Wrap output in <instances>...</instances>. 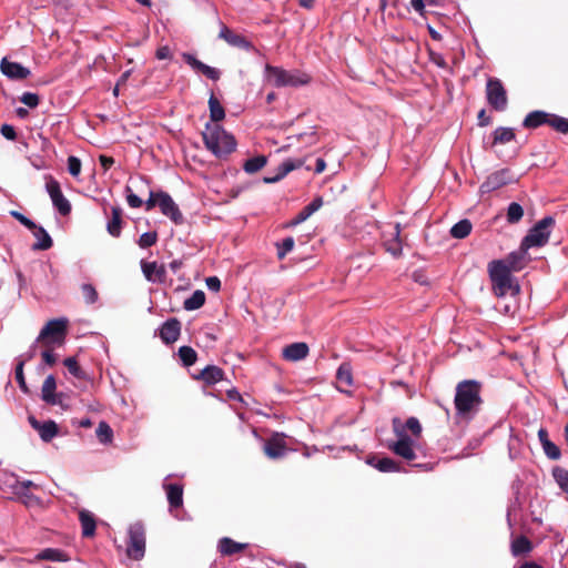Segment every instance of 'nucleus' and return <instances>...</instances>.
Listing matches in <instances>:
<instances>
[{
    "mask_svg": "<svg viewBox=\"0 0 568 568\" xmlns=\"http://www.w3.org/2000/svg\"><path fill=\"white\" fill-rule=\"evenodd\" d=\"M168 501L171 508H179L183 505V487L179 484L165 486Z\"/></svg>",
    "mask_w": 568,
    "mask_h": 568,
    "instance_id": "obj_31",
    "label": "nucleus"
},
{
    "mask_svg": "<svg viewBox=\"0 0 568 568\" xmlns=\"http://www.w3.org/2000/svg\"><path fill=\"white\" fill-rule=\"evenodd\" d=\"M196 381H202L206 386L216 384L224 378V371L215 365H207L197 375H193Z\"/></svg>",
    "mask_w": 568,
    "mask_h": 568,
    "instance_id": "obj_21",
    "label": "nucleus"
},
{
    "mask_svg": "<svg viewBox=\"0 0 568 568\" xmlns=\"http://www.w3.org/2000/svg\"><path fill=\"white\" fill-rule=\"evenodd\" d=\"M125 194H126V202L130 207L132 209H139L143 205V201L133 193L132 189L126 185L125 186Z\"/></svg>",
    "mask_w": 568,
    "mask_h": 568,
    "instance_id": "obj_53",
    "label": "nucleus"
},
{
    "mask_svg": "<svg viewBox=\"0 0 568 568\" xmlns=\"http://www.w3.org/2000/svg\"><path fill=\"white\" fill-rule=\"evenodd\" d=\"M496 189H497L496 179L494 178V175H490L488 178V180L481 184L480 192L483 194L489 193V192L495 191Z\"/></svg>",
    "mask_w": 568,
    "mask_h": 568,
    "instance_id": "obj_61",
    "label": "nucleus"
},
{
    "mask_svg": "<svg viewBox=\"0 0 568 568\" xmlns=\"http://www.w3.org/2000/svg\"><path fill=\"white\" fill-rule=\"evenodd\" d=\"M392 428L397 437L396 442L388 445V448L397 456L410 462L416 458L414 439L405 432L402 420L398 417L392 419Z\"/></svg>",
    "mask_w": 568,
    "mask_h": 568,
    "instance_id": "obj_5",
    "label": "nucleus"
},
{
    "mask_svg": "<svg viewBox=\"0 0 568 568\" xmlns=\"http://www.w3.org/2000/svg\"><path fill=\"white\" fill-rule=\"evenodd\" d=\"M531 541L526 536H519L511 542V552L514 556L528 554L531 551Z\"/></svg>",
    "mask_w": 568,
    "mask_h": 568,
    "instance_id": "obj_35",
    "label": "nucleus"
},
{
    "mask_svg": "<svg viewBox=\"0 0 568 568\" xmlns=\"http://www.w3.org/2000/svg\"><path fill=\"white\" fill-rule=\"evenodd\" d=\"M0 132L7 140L13 141L17 139V132L10 124H2Z\"/></svg>",
    "mask_w": 568,
    "mask_h": 568,
    "instance_id": "obj_59",
    "label": "nucleus"
},
{
    "mask_svg": "<svg viewBox=\"0 0 568 568\" xmlns=\"http://www.w3.org/2000/svg\"><path fill=\"white\" fill-rule=\"evenodd\" d=\"M552 476L559 487L568 494V470L557 466L552 469Z\"/></svg>",
    "mask_w": 568,
    "mask_h": 568,
    "instance_id": "obj_44",
    "label": "nucleus"
},
{
    "mask_svg": "<svg viewBox=\"0 0 568 568\" xmlns=\"http://www.w3.org/2000/svg\"><path fill=\"white\" fill-rule=\"evenodd\" d=\"M542 448L546 456L552 460H557L561 456L559 447L549 439L544 440Z\"/></svg>",
    "mask_w": 568,
    "mask_h": 568,
    "instance_id": "obj_51",
    "label": "nucleus"
},
{
    "mask_svg": "<svg viewBox=\"0 0 568 568\" xmlns=\"http://www.w3.org/2000/svg\"><path fill=\"white\" fill-rule=\"evenodd\" d=\"M440 0H412L410 4L414 8L415 11L423 14L425 11V6H437L439 4Z\"/></svg>",
    "mask_w": 568,
    "mask_h": 568,
    "instance_id": "obj_55",
    "label": "nucleus"
},
{
    "mask_svg": "<svg viewBox=\"0 0 568 568\" xmlns=\"http://www.w3.org/2000/svg\"><path fill=\"white\" fill-rule=\"evenodd\" d=\"M55 389H57L55 377L53 375L47 376L42 384V388H41L42 400L45 402L47 404L49 402H53V397L57 394Z\"/></svg>",
    "mask_w": 568,
    "mask_h": 568,
    "instance_id": "obj_34",
    "label": "nucleus"
},
{
    "mask_svg": "<svg viewBox=\"0 0 568 568\" xmlns=\"http://www.w3.org/2000/svg\"><path fill=\"white\" fill-rule=\"evenodd\" d=\"M159 195H160V191H158V192L150 191L149 199L144 203L146 211H151L155 206H159V202H160Z\"/></svg>",
    "mask_w": 568,
    "mask_h": 568,
    "instance_id": "obj_58",
    "label": "nucleus"
},
{
    "mask_svg": "<svg viewBox=\"0 0 568 568\" xmlns=\"http://www.w3.org/2000/svg\"><path fill=\"white\" fill-rule=\"evenodd\" d=\"M247 544H241L230 537H223L219 540L217 549L223 556H232L246 549Z\"/></svg>",
    "mask_w": 568,
    "mask_h": 568,
    "instance_id": "obj_28",
    "label": "nucleus"
},
{
    "mask_svg": "<svg viewBox=\"0 0 568 568\" xmlns=\"http://www.w3.org/2000/svg\"><path fill=\"white\" fill-rule=\"evenodd\" d=\"M209 290L219 292L221 288V281L217 276H210L205 280Z\"/></svg>",
    "mask_w": 568,
    "mask_h": 568,
    "instance_id": "obj_64",
    "label": "nucleus"
},
{
    "mask_svg": "<svg viewBox=\"0 0 568 568\" xmlns=\"http://www.w3.org/2000/svg\"><path fill=\"white\" fill-rule=\"evenodd\" d=\"M179 357L184 366L189 367L195 364L197 353L191 346H181L179 348Z\"/></svg>",
    "mask_w": 568,
    "mask_h": 568,
    "instance_id": "obj_41",
    "label": "nucleus"
},
{
    "mask_svg": "<svg viewBox=\"0 0 568 568\" xmlns=\"http://www.w3.org/2000/svg\"><path fill=\"white\" fill-rule=\"evenodd\" d=\"M267 164V158L265 155H257L246 160L243 164V170L253 174L261 171Z\"/></svg>",
    "mask_w": 568,
    "mask_h": 568,
    "instance_id": "obj_38",
    "label": "nucleus"
},
{
    "mask_svg": "<svg viewBox=\"0 0 568 568\" xmlns=\"http://www.w3.org/2000/svg\"><path fill=\"white\" fill-rule=\"evenodd\" d=\"M68 171L72 176H78L81 172V161L74 155L68 158Z\"/></svg>",
    "mask_w": 568,
    "mask_h": 568,
    "instance_id": "obj_54",
    "label": "nucleus"
},
{
    "mask_svg": "<svg viewBox=\"0 0 568 568\" xmlns=\"http://www.w3.org/2000/svg\"><path fill=\"white\" fill-rule=\"evenodd\" d=\"M264 454L271 459H277L285 455L287 445L285 435L275 433L264 444Z\"/></svg>",
    "mask_w": 568,
    "mask_h": 568,
    "instance_id": "obj_12",
    "label": "nucleus"
},
{
    "mask_svg": "<svg viewBox=\"0 0 568 568\" xmlns=\"http://www.w3.org/2000/svg\"><path fill=\"white\" fill-rule=\"evenodd\" d=\"M515 139V133L513 129L503 128L499 129V143L509 142Z\"/></svg>",
    "mask_w": 568,
    "mask_h": 568,
    "instance_id": "obj_60",
    "label": "nucleus"
},
{
    "mask_svg": "<svg viewBox=\"0 0 568 568\" xmlns=\"http://www.w3.org/2000/svg\"><path fill=\"white\" fill-rule=\"evenodd\" d=\"M519 293L513 294L510 290L499 292V313L514 316L519 308L518 296Z\"/></svg>",
    "mask_w": 568,
    "mask_h": 568,
    "instance_id": "obj_20",
    "label": "nucleus"
},
{
    "mask_svg": "<svg viewBox=\"0 0 568 568\" xmlns=\"http://www.w3.org/2000/svg\"><path fill=\"white\" fill-rule=\"evenodd\" d=\"M487 100L493 109L497 110V79L490 78L487 82Z\"/></svg>",
    "mask_w": 568,
    "mask_h": 568,
    "instance_id": "obj_46",
    "label": "nucleus"
},
{
    "mask_svg": "<svg viewBox=\"0 0 568 568\" xmlns=\"http://www.w3.org/2000/svg\"><path fill=\"white\" fill-rule=\"evenodd\" d=\"M551 114L545 111H532L529 112L524 119L523 126L526 129H537L544 124H548L550 122Z\"/></svg>",
    "mask_w": 568,
    "mask_h": 568,
    "instance_id": "obj_24",
    "label": "nucleus"
},
{
    "mask_svg": "<svg viewBox=\"0 0 568 568\" xmlns=\"http://www.w3.org/2000/svg\"><path fill=\"white\" fill-rule=\"evenodd\" d=\"M473 225L471 222L467 219L460 220L456 224H454L450 229V235L454 239H465L471 232Z\"/></svg>",
    "mask_w": 568,
    "mask_h": 568,
    "instance_id": "obj_36",
    "label": "nucleus"
},
{
    "mask_svg": "<svg viewBox=\"0 0 568 568\" xmlns=\"http://www.w3.org/2000/svg\"><path fill=\"white\" fill-rule=\"evenodd\" d=\"M42 359L47 365L53 366L57 362V355L53 353L51 347H48L42 352Z\"/></svg>",
    "mask_w": 568,
    "mask_h": 568,
    "instance_id": "obj_63",
    "label": "nucleus"
},
{
    "mask_svg": "<svg viewBox=\"0 0 568 568\" xmlns=\"http://www.w3.org/2000/svg\"><path fill=\"white\" fill-rule=\"evenodd\" d=\"M37 560H48V561H68L70 557L61 549L57 548H45L41 550L37 557Z\"/></svg>",
    "mask_w": 568,
    "mask_h": 568,
    "instance_id": "obj_32",
    "label": "nucleus"
},
{
    "mask_svg": "<svg viewBox=\"0 0 568 568\" xmlns=\"http://www.w3.org/2000/svg\"><path fill=\"white\" fill-rule=\"evenodd\" d=\"M158 242V233L155 231L143 233L139 240L138 245L141 248H148L153 246Z\"/></svg>",
    "mask_w": 568,
    "mask_h": 568,
    "instance_id": "obj_48",
    "label": "nucleus"
},
{
    "mask_svg": "<svg viewBox=\"0 0 568 568\" xmlns=\"http://www.w3.org/2000/svg\"><path fill=\"white\" fill-rule=\"evenodd\" d=\"M68 321L57 318L49 321L41 329L36 343H43L45 346L51 344L61 345L67 334Z\"/></svg>",
    "mask_w": 568,
    "mask_h": 568,
    "instance_id": "obj_8",
    "label": "nucleus"
},
{
    "mask_svg": "<svg viewBox=\"0 0 568 568\" xmlns=\"http://www.w3.org/2000/svg\"><path fill=\"white\" fill-rule=\"evenodd\" d=\"M49 405H58L63 409H68L67 396L63 393H57L53 397V402H49Z\"/></svg>",
    "mask_w": 568,
    "mask_h": 568,
    "instance_id": "obj_62",
    "label": "nucleus"
},
{
    "mask_svg": "<svg viewBox=\"0 0 568 568\" xmlns=\"http://www.w3.org/2000/svg\"><path fill=\"white\" fill-rule=\"evenodd\" d=\"M95 434H97V437H98L100 443H102V444H110V443H112L113 430H112V428L110 427V425L106 422L101 420L99 423L98 428L95 430Z\"/></svg>",
    "mask_w": 568,
    "mask_h": 568,
    "instance_id": "obj_40",
    "label": "nucleus"
},
{
    "mask_svg": "<svg viewBox=\"0 0 568 568\" xmlns=\"http://www.w3.org/2000/svg\"><path fill=\"white\" fill-rule=\"evenodd\" d=\"M405 432H410L412 436L416 439L420 438L422 436V425L419 420L416 417H409L406 423L403 425Z\"/></svg>",
    "mask_w": 568,
    "mask_h": 568,
    "instance_id": "obj_45",
    "label": "nucleus"
},
{
    "mask_svg": "<svg viewBox=\"0 0 568 568\" xmlns=\"http://www.w3.org/2000/svg\"><path fill=\"white\" fill-rule=\"evenodd\" d=\"M69 373L79 379L85 378V372L80 367L75 357H68L63 362Z\"/></svg>",
    "mask_w": 568,
    "mask_h": 568,
    "instance_id": "obj_43",
    "label": "nucleus"
},
{
    "mask_svg": "<svg viewBox=\"0 0 568 568\" xmlns=\"http://www.w3.org/2000/svg\"><path fill=\"white\" fill-rule=\"evenodd\" d=\"M45 190L52 201L53 206L62 215H69L71 212V204L64 197L61 185L52 175L45 176Z\"/></svg>",
    "mask_w": 568,
    "mask_h": 568,
    "instance_id": "obj_9",
    "label": "nucleus"
},
{
    "mask_svg": "<svg viewBox=\"0 0 568 568\" xmlns=\"http://www.w3.org/2000/svg\"><path fill=\"white\" fill-rule=\"evenodd\" d=\"M479 390L480 385L475 381H464L457 385L454 402L459 415H466L480 405Z\"/></svg>",
    "mask_w": 568,
    "mask_h": 568,
    "instance_id": "obj_4",
    "label": "nucleus"
},
{
    "mask_svg": "<svg viewBox=\"0 0 568 568\" xmlns=\"http://www.w3.org/2000/svg\"><path fill=\"white\" fill-rule=\"evenodd\" d=\"M33 357V353H30L26 359H20L16 366V379L19 384V387L23 393H28V386L26 383L24 374H23V366L27 361H30Z\"/></svg>",
    "mask_w": 568,
    "mask_h": 568,
    "instance_id": "obj_42",
    "label": "nucleus"
},
{
    "mask_svg": "<svg viewBox=\"0 0 568 568\" xmlns=\"http://www.w3.org/2000/svg\"><path fill=\"white\" fill-rule=\"evenodd\" d=\"M29 423L36 430H38L43 442H50L58 435V425L53 420L40 423L36 417L29 416Z\"/></svg>",
    "mask_w": 568,
    "mask_h": 568,
    "instance_id": "obj_19",
    "label": "nucleus"
},
{
    "mask_svg": "<svg viewBox=\"0 0 568 568\" xmlns=\"http://www.w3.org/2000/svg\"><path fill=\"white\" fill-rule=\"evenodd\" d=\"M79 520L82 528V536L91 538L95 535L97 523L92 513L87 509L79 511Z\"/></svg>",
    "mask_w": 568,
    "mask_h": 568,
    "instance_id": "obj_27",
    "label": "nucleus"
},
{
    "mask_svg": "<svg viewBox=\"0 0 568 568\" xmlns=\"http://www.w3.org/2000/svg\"><path fill=\"white\" fill-rule=\"evenodd\" d=\"M182 58L191 68H193L197 72H201L206 78L213 81H217L220 79L221 72L217 69L203 63L202 61L197 60L193 54L183 53Z\"/></svg>",
    "mask_w": 568,
    "mask_h": 568,
    "instance_id": "obj_16",
    "label": "nucleus"
},
{
    "mask_svg": "<svg viewBox=\"0 0 568 568\" xmlns=\"http://www.w3.org/2000/svg\"><path fill=\"white\" fill-rule=\"evenodd\" d=\"M209 109L210 119L212 122H214L213 124H217V122L222 121L225 118L224 108L222 106L221 102L214 94H211L209 99Z\"/></svg>",
    "mask_w": 568,
    "mask_h": 568,
    "instance_id": "obj_33",
    "label": "nucleus"
},
{
    "mask_svg": "<svg viewBox=\"0 0 568 568\" xmlns=\"http://www.w3.org/2000/svg\"><path fill=\"white\" fill-rule=\"evenodd\" d=\"M549 125L560 133H568V119L551 114Z\"/></svg>",
    "mask_w": 568,
    "mask_h": 568,
    "instance_id": "obj_50",
    "label": "nucleus"
},
{
    "mask_svg": "<svg viewBox=\"0 0 568 568\" xmlns=\"http://www.w3.org/2000/svg\"><path fill=\"white\" fill-rule=\"evenodd\" d=\"M390 237L384 240V246L388 253L398 257L402 255L403 246L400 240V225L396 223L392 226Z\"/></svg>",
    "mask_w": 568,
    "mask_h": 568,
    "instance_id": "obj_22",
    "label": "nucleus"
},
{
    "mask_svg": "<svg viewBox=\"0 0 568 568\" xmlns=\"http://www.w3.org/2000/svg\"><path fill=\"white\" fill-rule=\"evenodd\" d=\"M202 138L206 149L220 159L235 151L236 141L234 136L220 124L207 123L202 132Z\"/></svg>",
    "mask_w": 568,
    "mask_h": 568,
    "instance_id": "obj_2",
    "label": "nucleus"
},
{
    "mask_svg": "<svg viewBox=\"0 0 568 568\" xmlns=\"http://www.w3.org/2000/svg\"><path fill=\"white\" fill-rule=\"evenodd\" d=\"M297 141H303L308 145H315L318 142V136L315 131H312L310 133H302L296 136Z\"/></svg>",
    "mask_w": 568,
    "mask_h": 568,
    "instance_id": "obj_57",
    "label": "nucleus"
},
{
    "mask_svg": "<svg viewBox=\"0 0 568 568\" xmlns=\"http://www.w3.org/2000/svg\"><path fill=\"white\" fill-rule=\"evenodd\" d=\"M219 38L225 40L232 47H236L244 50H255L251 41H248L244 36L235 33L225 24H222Z\"/></svg>",
    "mask_w": 568,
    "mask_h": 568,
    "instance_id": "obj_15",
    "label": "nucleus"
},
{
    "mask_svg": "<svg viewBox=\"0 0 568 568\" xmlns=\"http://www.w3.org/2000/svg\"><path fill=\"white\" fill-rule=\"evenodd\" d=\"M337 388L344 390L353 385V373L349 363H342L336 372Z\"/></svg>",
    "mask_w": 568,
    "mask_h": 568,
    "instance_id": "obj_29",
    "label": "nucleus"
},
{
    "mask_svg": "<svg viewBox=\"0 0 568 568\" xmlns=\"http://www.w3.org/2000/svg\"><path fill=\"white\" fill-rule=\"evenodd\" d=\"M308 345L304 342H296L285 346L282 351V357L288 362H298L308 355Z\"/></svg>",
    "mask_w": 568,
    "mask_h": 568,
    "instance_id": "obj_18",
    "label": "nucleus"
},
{
    "mask_svg": "<svg viewBox=\"0 0 568 568\" xmlns=\"http://www.w3.org/2000/svg\"><path fill=\"white\" fill-rule=\"evenodd\" d=\"M554 225L555 219L552 216H545L529 230L520 244L527 250L546 245Z\"/></svg>",
    "mask_w": 568,
    "mask_h": 568,
    "instance_id": "obj_6",
    "label": "nucleus"
},
{
    "mask_svg": "<svg viewBox=\"0 0 568 568\" xmlns=\"http://www.w3.org/2000/svg\"><path fill=\"white\" fill-rule=\"evenodd\" d=\"M81 292L87 304H94L98 301L99 294L92 284H82Z\"/></svg>",
    "mask_w": 568,
    "mask_h": 568,
    "instance_id": "obj_47",
    "label": "nucleus"
},
{
    "mask_svg": "<svg viewBox=\"0 0 568 568\" xmlns=\"http://www.w3.org/2000/svg\"><path fill=\"white\" fill-rule=\"evenodd\" d=\"M323 204L322 197L314 199L310 204L304 206L302 211L293 219L291 220L286 226L287 227H294L304 221H306L314 212H316Z\"/></svg>",
    "mask_w": 568,
    "mask_h": 568,
    "instance_id": "obj_25",
    "label": "nucleus"
},
{
    "mask_svg": "<svg viewBox=\"0 0 568 568\" xmlns=\"http://www.w3.org/2000/svg\"><path fill=\"white\" fill-rule=\"evenodd\" d=\"M123 211L120 206H113L111 209V217L106 223V231L113 237H119L122 232L123 225Z\"/></svg>",
    "mask_w": 568,
    "mask_h": 568,
    "instance_id": "obj_26",
    "label": "nucleus"
},
{
    "mask_svg": "<svg viewBox=\"0 0 568 568\" xmlns=\"http://www.w3.org/2000/svg\"><path fill=\"white\" fill-rule=\"evenodd\" d=\"M20 101L26 104L27 106L31 108V109H34L39 105L40 103V98L37 93H32V92H24L21 98H20Z\"/></svg>",
    "mask_w": 568,
    "mask_h": 568,
    "instance_id": "obj_52",
    "label": "nucleus"
},
{
    "mask_svg": "<svg viewBox=\"0 0 568 568\" xmlns=\"http://www.w3.org/2000/svg\"><path fill=\"white\" fill-rule=\"evenodd\" d=\"M307 155L303 158H296V159H287L284 162L281 163V165L277 168V173L274 176H265L263 178V182L271 184L276 183L281 181L283 178H285L290 172L305 166L306 170H312L310 165H306Z\"/></svg>",
    "mask_w": 568,
    "mask_h": 568,
    "instance_id": "obj_10",
    "label": "nucleus"
},
{
    "mask_svg": "<svg viewBox=\"0 0 568 568\" xmlns=\"http://www.w3.org/2000/svg\"><path fill=\"white\" fill-rule=\"evenodd\" d=\"M488 273L491 282V290L495 294H497V260L489 262Z\"/></svg>",
    "mask_w": 568,
    "mask_h": 568,
    "instance_id": "obj_56",
    "label": "nucleus"
},
{
    "mask_svg": "<svg viewBox=\"0 0 568 568\" xmlns=\"http://www.w3.org/2000/svg\"><path fill=\"white\" fill-rule=\"evenodd\" d=\"M266 80L276 88L292 87L298 88L307 85L312 78L310 74L300 70H285L281 67L271 64L265 65Z\"/></svg>",
    "mask_w": 568,
    "mask_h": 568,
    "instance_id": "obj_3",
    "label": "nucleus"
},
{
    "mask_svg": "<svg viewBox=\"0 0 568 568\" xmlns=\"http://www.w3.org/2000/svg\"><path fill=\"white\" fill-rule=\"evenodd\" d=\"M523 216H524V209L519 203L513 202L508 205V207L506 210L507 223L516 224L523 219Z\"/></svg>",
    "mask_w": 568,
    "mask_h": 568,
    "instance_id": "obj_39",
    "label": "nucleus"
},
{
    "mask_svg": "<svg viewBox=\"0 0 568 568\" xmlns=\"http://www.w3.org/2000/svg\"><path fill=\"white\" fill-rule=\"evenodd\" d=\"M22 225L32 232L34 236L42 235V241L36 242L32 245V250L34 251H47L52 247L53 241L48 232L42 227L37 225L32 220L26 217L22 222Z\"/></svg>",
    "mask_w": 568,
    "mask_h": 568,
    "instance_id": "obj_13",
    "label": "nucleus"
},
{
    "mask_svg": "<svg viewBox=\"0 0 568 568\" xmlns=\"http://www.w3.org/2000/svg\"><path fill=\"white\" fill-rule=\"evenodd\" d=\"M530 257L528 250L521 244L517 251L511 252L504 260H499V292L510 290L513 294L520 292V286L511 272H519L526 267Z\"/></svg>",
    "mask_w": 568,
    "mask_h": 568,
    "instance_id": "obj_1",
    "label": "nucleus"
},
{
    "mask_svg": "<svg viewBox=\"0 0 568 568\" xmlns=\"http://www.w3.org/2000/svg\"><path fill=\"white\" fill-rule=\"evenodd\" d=\"M367 463L383 473H393L399 470V465L389 457H371Z\"/></svg>",
    "mask_w": 568,
    "mask_h": 568,
    "instance_id": "obj_30",
    "label": "nucleus"
},
{
    "mask_svg": "<svg viewBox=\"0 0 568 568\" xmlns=\"http://www.w3.org/2000/svg\"><path fill=\"white\" fill-rule=\"evenodd\" d=\"M294 243V239L291 236L285 237L282 243H277V258L283 260L285 255L293 250Z\"/></svg>",
    "mask_w": 568,
    "mask_h": 568,
    "instance_id": "obj_49",
    "label": "nucleus"
},
{
    "mask_svg": "<svg viewBox=\"0 0 568 568\" xmlns=\"http://www.w3.org/2000/svg\"><path fill=\"white\" fill-rule=\"evenodd\" d=\"M181 333V323L178 318H170L164 322L160 328V338L165 344H172L178 341Z\"/></svg>",
    "mask_w": 568,
    "mask_h": 568,
    "instance_id": "obj_17",
    "label": "nucleus"
},
{
    "mask_svg": "<svg viewBox=\"0 0 568 568\" xmlns=\"http://www.w3.org/2000/svg\"><path fill=\"white\" fill-rule=\"evenodd\" d=\"M142 272L150 282H163L165 280V267L156 262H141Z\"/></svg>",
    "mask_w": 568,
    "mask_h": 568,
    "instance_id": "obj_23",
    "label": "nucleus"
},
{
    "mask_svg": "<svg viewBox=\"0 0 568 568\" xmlns=\"http://www.w3.org/2000/svg\"><path fill=\"white\" fill-rule=\"evenodd\" d=\"M205 303V293L202 290H196L189 298L183 303V307L186 311H195L202 307Z\"/></svg>",
    "mask_w": 568,
    "mask_h": 568,
    "instance_id": "obj_37",
    "label": "nucleus"
},
{
    "mask_svg": "<svg viewBox=\"0 0 568 568\" xmlns=\"http://www.w3.org/2000/svg\"><path fill=\"white\" fill-rule=\"evenodd\" d=\"M129 541L126 556L132 560H141L145 554V527L141 521H135L129 527Z\"/></svg>",
    "mask_w": 568,
    "mask_h": 568,
    "instance_id": "obj_7",
    "label": "nucleus"
},
{
    "mask_svg": "<svg viewBox=\"0 0 568 568\" xmlns=\"http://www.w3.org/2000/svg\"><path fill=\"white\" fill-rule=\"evenodd\" d=\"M159 197V209L161 213L169 217L174 224H182L184 221L183 214L171 195L168 192L160 191Z\"/></svg>",
    "mask_w": 568,
    "mask_h": 568,
    "instance_id": "obj_11",
    "label": "nucleus"
},
{
    "mask_svg": "<svg viewBox=\"0 0 568 568\" xmlns=\"http://www.w3.org/2000/svg\"><path fill=\"white\" fill-rule=\"evenodd\" d=\"M0 70L10 80H23L31 74L28 68L18 62H12L8 58L1 60Z\"/></svg>",
    "mask_w": 568,
    "mask_h": 568,
    "instance_id": "obj_14",
    "label": "nucleus"
}]
</instances>
